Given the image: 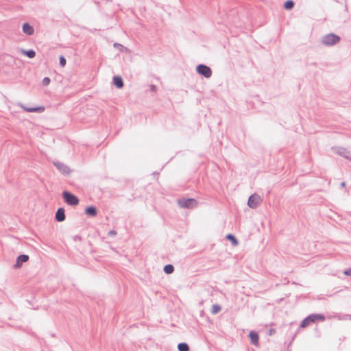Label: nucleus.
<instances>
[{"label":"nucleus","mask_w":351,"mask_h":351,"mask_svg":"<svg viewBox=\"0 0 351 351\" xmlns=\"http://www.w3.org/2000/svg\"><path fill=\"white\" fill-rule=\"evenodd\" d=\"M340 40L341 38L338 35L330 33L322 38V43L325 46L330 47L338 43Z\"/></svg>","instance_id":"1"},{"label":"nucleus","mask_w":351,"mask_h":351,"mask_svg":"<svg viewBox=\"0 0 351 351\" xmlns=\"http://www.w3.org/2000/svg\"><path fill=\"white\" fill-rule=\"evenodd\" d=\"M177 203L180 208H193L197 205V201L193 198H180L177 199Z\"/></svg>","instance_id":"2"},{"label":"nucleus","mask_w":351,"mask_h":351,"mask_svg":"<svg viewBox=\"0 0 351 351\" xmlns=\"http://www.w3.org/2000/svg\"><path fill=\"white\" fill-rule=\"evenodd\" d=\"M324 319L325 317L322 314H311L302 321L300 327L305 328L311 323H313L317 320L324 321Z\"/></svg>","instance_id":"3"},{"label":"nucleus","mask_w":351,"mask_h":351,"mask_svg":"<svg viewBox=\"0 0 351 351\" xmlns=\"http://www.w3.org/2000/svg\"><path fill=\"white\" fill-rule=\"evenodd\" d=\"M62 197L65 202L71 206H77L79 204L78 197L71 192L64 191L62 193Z\"/></svg>","instance_id":"4"},{"label":"nucleus","mask_w":351,"mask_h":351,"mask_svg":"<svg viewBox=\"0 0 351 351\" xmlns=\"http://www.w3.org/2000/svg\"><path fill=\"white\" fill-rule=\"evenodd\" d=\"M196 71L198 74L205 77L206 78H209L212 75V70L211 69L203 64H200L197 66Z\"/></svg>","instance_id":"5"},{"label":"nucleus","mask_w":351,"mask_h":351,"mask_svg":"<svg viewBox=\"0 0 351 351\" xmlns=\"http://www.w3.org/2000/svg\"><path fill=\"white\" fill-rule=\"evenodd\" d=\"M262 199L260 195L254 193L248 198L247 205L250 208L254 209L261 204Z\"/></svg>","instance_id":"6"},{"label":"nucleus","mask_w":351,"mask_h":351,"mask_svg":"<svg viewBox=\"0 0 351 351\" xmlns=\"http://www.w3.org/2000/svg\"><path fill=\"white\" fill-rule=\"evenodd\" d=\"M53 165L64 175H69L71 173L70 168L63 162L55 161Z\"/></svg>","instance_id":"7"},{"label":"nucleus","mask_w":351,"mask_h":351,"mask_svg":"<svg viewBox=\"0 0 351 351\" xmlns=\"http://www.w3.org/2000/svg\"><path fill=\"white\" fill-rule=\"evenodd\" d=\"M29 256L27 254L19 255L16 260V263L14 265V268H20L23 263L28 261Z\"/></svg>","instance_id":"8"},{"label":"nucleus","mask_w":351,"mask_h":351,"mask_svg":"<svg viewBox=\"0 0 351 351\" xmlns=\"http://www.w3.org/2000/svg\"><path fill=\"white\" fill-rule=\"evenodd\" d=\"M249 338L250 339V343L256 346H258L259 344V336L258 334L254 330H251L249 333Z\"/></svg>","instance_id":"9"},{"label":"nucleus","mask_w":351,"mask_h":351,"mask_svg":"<svg viewBox=\"0 0 351 351\" xmlns=\"http://www.w3.org/2000/svg\"><path fill=\"white\" fill-rule=\"evenodd\" d=\"M65 210L63 208H59L55 215V219L58 222H62L65 220Z\"/></svg>","instance_id":"10"},{"label":"nucleus","mask_w":351,"mask_h":351,"mask_svg":"<svg viewBox=\"0 0 351 351\" xmlns=\"http://www.w3.org/2000/svg\"><path fill=\"white\" fill-rule=\"evenodd\" d=\"M22 30L27 36H32L34 33V27L28 23H24L22 26Z\"/></svg>","instance_id":"11"},{"label":"nucleus","mask_w":351,"mask_h":351,"mask_svg":"<svg viewBox=\"0 0 351 351\" xmlns=\"http://www.w3.org/2000/svg\"><path fill=\"white\" fill-rule=\"evenodd\" d=\"M20 106L26 112H42L45 110L43 106L35 107V108H27L23 104H21Z\"/></svg>","instance_id":"12"},{"label":"nucleus","mask_w":351,"mask_h":351,"mask_svg":"<svg viewBox=\"0 0 351 351\" xmlns=\"http://www.w3.org/2000/svg\"><path fill=\"white\" fill-rule=\"evenodd\" d=\"M337 153L339 155L351 160V153L350 151L347 150L346 149H345L343 147H339V148H337Z\"/></svg>","instance_id":"13"},{"label":"nucleus","mask_w":351,"mask_h":351,"mask_svg":"<svg viewBox=\"0 0 351 351\" xmlns=\"http://www.w3.org/2000/svg\"><path fill=\"white\" fill-rule=\"evenodd\" d=\"M85 213L90 217H95L97 214V208L95 206H88L85 209Z\"/></svg>","instance_id":"14"},{"label":"nucleus","mask_w":351,"mask_h":351,"mask_svg":"<svg viewBox=\"0 0 351 351\" xmlns=\"http://www.w3.org/2000/svg\"><path fill=\"white\" fill-rule=\"evenodd\" d=\"M113 84L118 88H123L124 85L123 79L121 76H114Z\"/></svg>","instance_id":"15"},{"label":"nucleus","mask_w":351,"mask_h":351,"mask_svg":"<svg viewBox=\"0 0 351 351\" xmlns=\"http://www.w3.org/2000/svg\"><path fill=\"white\" fill-rule=\"evenodd\" d=\"M22 53L25 55L27 57L29 58H34L36 56V52L33 49H29V50H22Z\"/></svg>","instance_id":"16"},{"label":"nucleus","mask_w":351,"mask_h":351,"mask_svg":"<svg viewBox=\"0 0 351 351\" xmlns=\"http://www.w3.org/2000/svg\"><path fill=\"white\" fill-rule=\"evenodd\" d=\"M226 239L231 241L232 244L233 245H237L238 243H239V241L237 239V238L232 234H228L226 235Z\"/></svg>","instance_id":"17"},{"label":"nucleus","mask_w":351,"mask_h":351,"mask_svg":"<svg viewBox=\"0 0 351 351\" xmlns=\"http://www.w3.org/2000/svg\"><path fill=\"white\" fill-rule=\"evenodd\" d=\"M163 270L167 274H171L174 271V267L171 264H168L164 267Z\"/></svg>","instance_id":"18"},{"label":"nucleus","mask_w":351,"mask_h":351,"mask_svg":"<svg viewBox=\"0 0 351 351\" xmlns=\"http://www.w3.org/2000/svg\"><path fill=\"white\" fill-rule=\"evenodd\" d=\"M178 349L179 351H189V346L186 343H180Z\"/></svg>","instance_id":"19"},{"label":"nucleus","mask_w":351,"mask_h":351,"mask_svg":"<svg viewBox=\"0 0 351 351\" xmlns=\"http://www.w3.org/2000/svg\"><path fill=\"white\" fill-rule=\"evenodd\" d=\"M294 7V2L292 0H287L284 3V8L290 10Z\"/></svg>","instance_id":"20"},{"label":"nucleus","mask_w":351,"mask_h":351,"mask_svg":"<svg viewBox=\"0 0 351 351\" xmlns=\"http://www.w3.org/2000/svg\"><path fill=\"white\" fill-rule=\"evenodd\" d=\"M221 309V307L219 304H213L211 308V313L213 315L217 314Z\"/></svg>","instance_id":"21"},{"label":"nucleus","mask_w":351,"mask_h":351,"mask_svg":"<svg viewBox=\"0 0 351 351\" xmlns=\"http://www.w3.org/2000/svg\"><path fill=\"white\" fill-rule=\"evenodd\" d=\"M50 82H51L50 78L48 77H45L43 80L42 84H43V86H47V85L49 84Z\"/></svg>","instance_id":"22"},{"label":"nucleus","mask_w":351,"mask_h":351,"mask_svg":"<svg viewBox=\"0 0 351 351\" xmlns=\"http://www.w3.org/2000/svg\"><path fill=\"white\" fill-rule=\"evenodd\" d=\"M66 59L63 56H61L60 57V64L62 66H64L65 64H66Z\"/></svg>","instance_id":"23"},{"label":"nucleus","mask_w":351,"mask_h":351,"mask_svg":"<svg viewBox=\"0 0 351 351\" xmlns=\"http://www.w3.org/2000/svg\"><path fill=\"white\" fill-rule=\"evenodd\" d=\"M343 274L346 276H351V268L346 269L343 271Z\"/></svg>","instance_id":"24"},{"label":"nucleus","mask_w":351,"mask_h":351,"mask_svg":"<svg viewBox=\"0 0 351 351\" xmlns=\"http://www.w3.org/2000/svg\"><path fill=\"white\" fill-rule=\"evenodd\" d=\"M156 90H157V87H156L155 85L152 84V85L150 86V90H151L152 92H156Z\"/></svg>","instance_id":"25"},{"label":"nucleus","mask_w":351,"mask_h":351,"mask_svg":"<svg viewBox=\"0 0 351 351\" xmlns=\"http://www.w3.org/2000/svg\"><path fill=\"white\" fill-rule=\"evenodd\" d=\"M82 238L79 235H76L74 237V241H81Z\"/></svg>","instance_id":"26"},{"label":"nucleus","mask_w":351,"mask_h":351,"mask_svg":"<svg viewBox=\"0 0 351 351\" xmlns=\"http://www.w3.org/2000/svg\"><path fill=\"white\" fill-rule=\"evenodd\" d=\"M117 234L116 231L111 230L109 232V235H115Z\"/></svg>","instance_id":"27"},{"label":"nucleus","mask_w":351,"mask_h":351,"mask_svg":"<svg viewBox=\"0 0 351 351\" xmlns=\"http://www.w3.org/2000/svg\"><path fill=\"white\" fill-rule=\"evenodd\" d=\"M345 186H346V182H342L341 183V187H344Z\"/></svg>","instance_id":"28"},{"label":"nucleus","mask_w":351,"mask_h":351,"mask_svg":"<svg viewBox=\"0 0 351 351\" xmlns=\"http://www.w3.org/2000/svg\"><path fill=\"white\" fill-rule=\"evenodd\" d=\"M114 47H119V46L122 47V45H121V44H118V43H115V44L114 45Z\"/></svg>","instance_id":"29"}]
</instances>
